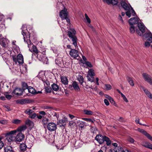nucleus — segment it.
<instances>
[{
    "label": "nucleus",
    "instance_id": "36",
    "mask_svg": "<svg viewBox=\"0 0 152 152\" xmlns=\"http://www.w3.org/2000/svg\"><path fill=\"white\" fill-rule=\"evenodd\" d=\"M77 79L81 85H83V83L84 82V79L82 76L79 75Z\"/></svg>",
    "mask_w": 152,
    "mask_h": 152
},
{
    "label": "nucleus",
    "instance_id": "51",
    "mask_svg": "<svg viewBox=\"0 0 152 152\" xmlns=\"http://www.w3.org/2000/svg\"><path fill=\"white\" fill-rule=\"evenodd\" d=\"M49 121V119L47 118H43L42 120V122L43 124H45L48 123Z\"/></svg>",
    "mask_w": 152,
    "mask_h": 152
},
{
    "label": "nucleus",
    "instance_id": "25",
    "mask_svg": "<svg viewBox=\"0 0 152 152\" xmlns=\"http://www.w3.org/2000/svg\"><path fill=\"white\" fill-rule=\"evenodd\" d=\"M82 146V142L80 140H78L75 141V146L76 148H78L81 147Z\"/></svg>",
    "mask_w": 152,
    "mask_h": 152
},
{
    "label": "nucleus",
    "instance_id": "62",
    "mask_svg": "<svg viewBox=\"0 0 152 152\" xmlns=\"http://www.w3.org/2000/svg\"><path fill=\"white\" fill-rule=\"evenodd\" d=\"M5 95L6 98L8 99H10L12 97V96L11 95L6 94H5Z\"/></svg>",
    "mask_w": 152,
    "mask_h": 152
},
{
    "label": "nucleus",
    "instance_id": "30",
    "mask_svg": "<svg viewBox=\"0 0 152 152\" xmlns=\"http://www.w3.org/2000/svg\"><path fill=\"white\" fill-rule=\"evenodd\" d=\"M151 144L150 143L145 142H142L141 143V145L143 146L146 148H149Z\"/></svg>",
    "mask_w": 152,
    "mask_h": 152
},
{
    "label": "nucleus",
    "instance_id": "7",
    "mask_svg": "<svg viewBox=\"0 0 152 152\" xmlns=\"http://www.w3.org/2000/svg\"><path fill=\"white\" fill-rule=\"evenodd\" d=\"M34 56L36 57L39 61L43 62H45L48 60L45 55L40 52H39L37 54H34Z\"/></svg>",
    "mask_w": 152,
    "mask_h": 152
},
{
    "label": "nucleus",
    "instance_id": "31",
    "mask_svg": "<svg viewBox=\"0 0 152 152\" xmlns=\"http://www.w3.org/2000/svg\"><path fill=\"white\" fill-rule=\"evenodd\" d=\"M67 118L66 117L63 118L62 119L59 121V122L60 124H62V125L64 126L65 125L64 123L67 121Z\"/></svg>",
    "mask_w": 152,
    "mask_h": 152
},
{
    "label": "nucleus",
    "instance_id": "55",
    "mask_svg": "<svg viewBox=\"0 0 152 152\" xmlns=\"http://www.w3.org/2000/svg\"><path fill=\"white\" fill-rule=\"evenodd\" d=\"M85 64L87 66H88L89 67L91 68L93 67V66L91 64V63L89 61H86L85 62Z\"/></svg>",
    "mask_w": 152,
    "mask_h": 152
},
{
    "label": "nucleus",
    "instance_id": "56",
    "mask_svg": "<svg viewBox=\"0 0 152 152\" xmlns=\"http://www.w3.org/2000/svg\"><path fill=\"white\" fill-rule=\"evenodd\" d=\"M85 16L86 18L87 21V22L89 23H91V20L88 17V16L86 14H85Z\"/></svg>",
    "mask_w": 152,
    "mask_h": 152
},
{
    "label": "nucleus",
    "instance_id": "28",
    "mask_svg": "<svg viewBox=\"0 0 152 152\" xmlns=\"http://www.w3.org/2000/svg\"><path fill=\"white\" fill-rule=\"evenodd\" d=\"M104 96L106 98L108 99L109 100L110 102L111 103L113 104H115V102L114 101L112 97L107 94L105 95Z\"/></svg>",
    "mask_w": 152,
    "mask_h": 152
},
{
    "label": "nucleus",
    "instance_id": "44",
    "mask_svg": "<svg viewBox=\"0 0 152 152\" xmlns=\"http://www.w3.org/2000/svg\"><path fill=\"white\" fill-rule=\"evenodd\" d=\"M17 103L21 104H23L26 102V100L25 99H20L17 101Z\"/></svg>",
    "mask_w": 152,
    "mask_h": 152
},
{
    "label": "nucleus",
    "instance_id": "15",
    "mask_svg": "<svg viewBox=\"0 0 152 152\" xmlns=\"http://www.w3.org/2000/svg\"><path fill=\"white\" fill-rule=\"evenodd\" d=\"M48 129L50 131H53L56 129V125L54 123H49L47 126Z\"/></svg>",
    "mask_w": 152,
    "mask_h": 152
},
{
    "label": "nucleus",
    "instance_id": "50",
    "mask_svg": "<svg viewBox=\"0 0 152 152\" xmlns=\"http://www.w3.org/2000/svg\"><path fill=\"white\" fill-rule=\"evenodd\" d=\"M127 11L126 12V15L128 16L129 18H130L131 16V9H130V8H129V9L128 10H126Z\"/></svg>",
    "mask_w": 152,
    "mask_h": 152
},
{
    "label": "nucleus",
    "instance_id": "41",
    "mask_svg": "<svg viewBox=\"0 0 152 152\" xmlns=\"http://www.w3.org/2000/svg\"><path fill=\"white\" fill-rule=\"evenodd\" d=\"M110 3H107L109 4H112L113 5H116L118 3V0H109Z\"/></svg>",
    "mask_w": 152,
    "mask_h": 152
},
{
    "label": "nucleus",
    "instance_id": "58",
    "mask_svg": "<svg viewBox=\"0 0 152 152\" xmlns=\"http://www.w3.org/2000/svg\"><path fill=\"white\" fill-rule=\"evenodd\" d=\"M151 43L149 41H147L145 42V45L146 47H149L150 46Z\"/></svg>",
    "mask_w": 152,
    "mask_h": 152
},
{
    "label": "nucleus",
    "instance_id": "8",
    "mask_svg": "<svg viewBox=\"0 0 152 152\" xmlns=\"http://www.w3.org/2000/svg\"><path fill=\"white\" fill-rule=\"evenodd\" d=\"M24 113L29 116L31 118H34L37 116L36 114L32 110L29 109H26L24 111Z\"/></svg>",
    "mask_w": 152,
    "mask_h": 152
},
{
    "label": "nucleus",
    "instance_id": "57",
    "mask_svg": "<svg viewBox=\"0 0 152 152\" xmlns=\"http://www.w3.org/2000/svg\"><path fill=\"white\" fill-rule=\"evenodd\" d=\"M4 15L1 14L0 15V23H2L4 21Z\"/></svg>",
    "mask_w": 152,
    "mask_h": 152
},
{
    "label": "nucleus",
    "instance_id": "18",
    "mask_svg": "<svg viewBox=\"0 0 152 152\" xmlns=\"http://www.w3.org/2000/svg\"><path fill=\"white\" fill-rule=\"evenodd\" d=\"M59 15L62 20H64L67 16V9L64 7V10H61L60 12Z\"/></svg>",
    "mask_w": 152,
    "mask_h": 152
},
{
    "label": "nucleus",
    "instance_id": "35",
    "mask_svg": "<svg viewBox=\"0 0 152 152\" xmlns=\"http://www.w3.org/2000/svg\"><path fill=\"white\" fill-rule=\"evenodd\" d=\"M83 119L88 122H90L92 124L94 123L96 121L94 119H92L89 118H83Z\"/></svg>",
    "mask_w": 152,
    "mask_h": 152
},
{
    "label": "nucleus",
    "instance_id": "42",
    "mask_svg": "<svg viewBox=\"0 0 152 152\" xmlns=\"http://www.w3.org/2000/svg\"><path fill=\"white\" fill-rule=\"evenodd\" d=\"M87 77L88 80L91 82H94V78L93 76H91L90 75H87Z\"/></svg>",
    "mask_w": 152,
    "mask_h": 152
},
{
    "label": "nucleus",
    "instance_id": "24",
    "mask_svg": "<svg viewBox=\"0 0 152 152\" xmlns=\"http://www.w3.org/2000/svg\"><path fill=\"white\" fill-rule=\"evenodd\" d=\"M51 86L52 89L56 91H58L59 89V86L55 83H53Z\"/></svg>",
    "mask_w": 152,
    "mask_h": 152
},
{
    "label": "nucleus",
    "instance_id": "4",
    "mask_svg": "<svg viewBox=\"0 0 152 152\" xmlns=\"http://www.w3.org/2000/svg\"><path fill=\"white\" fill-rule=\"evenodd\" d=\"M16 133V131L12 130L8 132L5 134V140L8 142H11L15 140V137L13 134Z\"/></svg>",
    "mask_w": 152,
    "mask_h": 152
},
{
    "label": "nucleus",
    "instance_id": "37",
    "mask_svg": "<svg viewBox=\"0 0 152 152\" xmlns=\"http://www.w3.org/2000/svg\"><path fill=\"white\" fill-rule=\"evenodd\" d=\"M25 124L26 125L32 127L33 126V122L29 120H27L26 121Z\"/></svg>",
    "mask_w": 152,
    "mask_h": 152
},
{
    "label": "nucleus",
    "instance_id": "21",
    "mask_svg": "<svg viewBox=\"0 0 152 152\" xmlns=\"http://www.w3.org/2000/svg\"><path fill=\"white\" fill-rule=\"evenodd\" d=\"M28 146L26 143H22L20 145V152H24L28 148Z\"/></svg>",
    "mask_w": 152,
    "mask_h": 152
},
{
    "label": "nucleus",
    "instance_id": "47",
    "mask_svg": "<svg viewBox=\"0 0 152 152\" xmlns=\"http://www.w3.org/2000/svg\"><path fill=\"white\" fill-rule=\"evenodd\" d=\"M130 32L132 34H133L135 32V29L133 25H131L130 28Z\"/></svg>",
    "mask_w": 152,
    "mask_h": 152
},
{
    "label": "nucleus",
    "instance_id": "52",
    "mask_svg": "<svg viewBox=\"0 0 152 152\" xmlns=\"http://www.w3.org/2000/svg\"><path fill=\"white\" fill-rule=\"evenodd\" d=\"M0 123L3 125L7 124L8 123V121L6 120H0Z\"/></svg>",
    "mask_w": 152,
    "mask_h": 152
},
{
    "label": "nucleus",
    "instance_id": "61",
    "mask_svg": "<svg viewBox=\"0 0 152 152\" xmlns=\"http://www.w3.org/2000/svg\"><path fill=\"white\" fill-rule=\"evenodd\" d=\"M39 113L40 115H45L46 114L45 112L43 111H39Z\"/></svg>",
    "mask_w": 152,
    "mask_h": 152
},
{
    "label": "nucleus",
    "instance_id": "38",
    "mask_svg": "<svg viewBox=\"0 0 152 152\" xmlns=\"http://www.w3.org/2000/svg\"><path fill=\"white\" fill-rule=\"evenodd\" d=\"M22 89L23 90V91L25 89H28L29 86H28L27 84L25 82H22Z\"/></svg>",
    "mask_w": 152,
    "mask_h": 152
},
{
    "label": "nucleus",
    "instance_id": "17",
    "mask_svg": "<svg viewBox=\"0 0 152 152\" xmlns=\"http://www.w3.org/2000/svg\"><path fill=\"white\" fill-rule=\"evenodd\" d=\"M144 38L147 41L152 42V34L150 32L145 33L144 35Z\"/></svg>",
    "mask_w": 152,
    "mask_h": 152
},
{
    "label": "nucleus",
    "instance_id": "10",
    "mask_svg": "<svg viewBox=\"0 0 152 152\" xmlns=\"http://www.w3.org/2000/svg\"><path fill=\"white\" fill-rule=\"evenodd\" d=\"M23 92V90L22 89L16 88L12 91V94L13 95H15L17 96H20L22 95Z\"/></svg>",
    "mask_w": 152,
    "mask_h": 152
},
{
    "label": "nucleus",
    "instance_id": "40",
    "mask_svg": "<svg viewBox=\"0 0 152 152\" xmlns=\"http://www.w3.org/2000/svg\"><path fill=\"white\" fill-rule=\"evenodd\" d=\"M142 89L144 91V92L145 94L147 95V96H148L151 93L147 89L145 88L143 86L141 87Z\"/></svg>",
    "mask_w": 152,
    "mask_h": 152
},
{
    "label": "nucleus",
    "instance_id": "19",
    "mask_svg": "<svg viewBox=\"0 0 152 152\" xmlns=\"http://www.w3.org/2000/svg\"><path fill=\"white\" fill-rule=\"evenodd\" d=\"M24 135L21 132H19L17 134L16 137H15V140L19 142L21 141L24 139Z\"/></svg>",
    "mask_w": 152,
    "mask_h": 152
},
{
    "label": "nucleus",
    "instance_id": "63",
    "mask_svg": "<svg viewBox=\"0 0 152 152\" xmlns=\"http://www.w3.org/2000/svg\"><path fill=\"white\" fill-rule=\"evenodd\" d=\"M91 129L92 131H93V132H96L97 130V129L96 127H91Z\"/></svg>",
    "mask_w": 152,
    "mask_h": 152
},
{
    "label": "nucleus",
    "instance_id": "1",
    "mask_svg": "<svg viewBox=\"0 0 152 152\" xmlns=\"http://www.w3.org/2000/svg\"><path fill=\"white\" fill-rule=\"evenodd\" d=\"M21 29L22 30V34L23 36L24 42L27 44L29 48V50L31 52H33L34 53L32 54V57L33 58L34 54H37L39 52L37 47L34 45L29 39H28L27 37L26 36V32L27 31L25 25H23Z\"/></svg>",
    "mask_w": 152,
    "mask_h": 152
},
{
    "label": "nucleus",
    "instance_id": "27",
    "mask_svg": "<svg viewBox=\"0 0 152 152\" xmlns=\"http://www.w3.org/2000/svg\"><path fill=\"white\" fill-rule=\"evenodd\" d=\"M126 79L129 83L131 86H134V83L132 78L129 76H127L126 77Z\"/></svg>",
    "mask_w": 152,
    "mask_h": 152
},
{
    "label": "nucleus",
    "instance_id": "46",
    "mask_svg": "<svg viewBox=\"0 0 152 152\" xmlns=\"http://www.w3.org/2000/svg\"><path fill=\"white\" fill-rule=\"evenodd\" d=\"M8 50V48H4V49H0V54H3L4 53L6 52Z\"/></svg>",
    "mask_w": 152,
    "mask_h": 152
},
{
    "label": "nucleus",
    "instance_id": "29",
    "mask_svg": "<svg viewBox=\"0 0 152 152\" xmlns=\"http://www.w3.org/2000/svg\"><path fill=\"white\" fill-rule=\"evenodd\" d=\"M28 89L29 93L34 94H35L36 90L32 87L29 86Z\"/></svg>",
    "mask_w": 152,
    "mask_h": 152
},
{
    "label": "nucleus",
    "instance_id": "11",
    "mask_svg": "<svg viewBox=\"0 0 152 152\" xmlns=\"http://www.w3.org/2000/svg\"><path fill=\"white\" fill-rule=\"evenodd\" d=\"M8 40L6 38H2L1 34L0 36V44L3 47L5 48H7L8 46Z\"/></svg>",
    "mask_w": 152,
    "mask_h": 152
},
{
    "label": "nucleus",
    "instance_id": "6",
    "mask_svg": "<svg viewBox=\"0 0 152 152\" xmlns=\"http://www.w3.org/2000/svg\"><path fill=\"white\" fill-rule=\"evenodd\" d=\"M34 137L32 135H30L26 138V143L28 146V148L30 149L33 145Z\"/></svg>",
    "mask_w": 152,
    "mask_h": 152
},
{
    "label": "nucleus",
    "instance_id": "43",
    "mask_svg": "<svg viewBox=\"0 0 152 152\" xmlns=\"http://www.w3.org/2000/svg\"><path fill=\"white\" fill-rule=\"evenodd\" d=\"M84 113L87 115H90L93 114V112L90 110H84Z\"/></svg>",
    "mask_w": 152,
    "mask_h": 152
},
{
    "label": "nucleus",
    "instance_id": "54",
    "mask_svg": "<svg viewBox=\"0 0 152 152\" xmlns=\"http://www.w3.org/2000/svg\"><path fill=\"white\" fill-rule=\"evenodd\" d=\"M130 5V7H131V14H132V15L134 16H135L136 15V13L135 11L133 9V8L131 7V5Z\"/></svg>",
    "mask_w": 152,
    "mask_h": 152
},
{
    "label": "nucleus",
    "instance_id": "59",
    "mask_svg": "<svg viewBox=\"0 0 152 152\" xmlns=\"http://www.w3.org/2000/svg\"><path fill=\"white\" fill-rule=\"evenodd\" d=\"M104 102L105 103V104L107 105L108 106L109 105V103L108 101L106 99H105L104 100Z\"/></svg>",
    "mask_w": 152,
    "mask_h": 152
},
{
    "label": "nucleus",
    "instance_id": "20",
    "mask_svg": "<svg viewBox=\"0 0 152 152\" xmlns=\"http://www.w3.org/2000/svg\"><path fill=\"white\" fill-rule=\"evenodd\" d=\"M27 128L26 126L25 125H23L18 127L16 130H13L14 131H16V133L17 132H24Z\"/></svg>",
    "mask_w": 152,
    "mask_h": 152
},
{
    "label": "nucleus",
    "instance_id": "13",
    "mask_svg": "<svg viewBox=\"0 0 152 152\" xmlns=\"http://www.w3.org/2000/svg\"><path fill=\"white\" fill-rule=\"evenodd\" d=\"M69 54L71 57L74 58L78 59L79 57L78 51L75 49H71Z\"/></svg>",
    "mask_w": 152,
    "mask_h": 152
},
{
    "label": "nucleus",
    "instance_id": "60",
    "mask_svg": "<svg viewBox=\"0 0 152 152\" xmlns=\"http://www.w3.org/2000/svg\"><path fill=\"white\" fill-rule=\"evenodd\" d=\"M4 107L5 108L6 110L7 111H9L10 110V107L7 105H4Z\"/></svg>",
    "mask_w": 152,
    "mask_h": 152
},
{
    "label": "nucleus",
    "instance_id": "49",
    "mask_svg": "<svg viewBox=\"0 0 152 152\" xmlns=\"http://www.w3.org/2000/svg\"><path fill=\"white\" fill-rule=\"evenodd\" d=\"M140 132L142 133L144 135H145L146 137H147L149 134L147 132L145 131L143 129H140Z\"/></svg>",
    "mask_w": 152,
    "mask_h": 152
},
{
    "label": "nucleus",
    "instance_id": "53",
    "mask_svg": "<svg viewBox=\"0 0 152 152\" xmlns=\"http://www.w3.org/2000/svg\"><path fill=\"white\" fill-rule=\"evenodd\" d=\"M3 139V137H0V149H1L4 146V143L1 141V140Z\"/></svg>",
    "mask_w": 152,
    "mask_h": 152
},
{
    "label": "nucleus",
    "instance_id": "48",
    "mask_svg": "<svg viewBox=\"0 0 152 152\" xmlns=\"http://www.w3.org/2000/svg\"><path fill=\"white\" fill-rule=\"evenodd\" d=\"M104 88L106 90H110L112 88L111 86L109 84H106L104 85Z\"/></svg>",
    "mask_w": 152,
    "mask_h": 152
},
{
    "label": "nucleus",
    "instance_id": "34",
    "mask_svg": "<svg viewBox=\"0 0 152 152\" xmlns=\"http://www.w3.org/2000/svg\"><path fill=\"white\" fill-rule=\"evenodd\" d=\"M104 140L105 141H106V145H107L109 146L110 145L111 143V142L108 137L106 136V137H105Z\"/></svg>",
    "mask_w": 152,
    "mask_h": 152
},
{
    "label": "nucleus",
    "instance_id": "32",
    "mask_svg": "<svg viewBox=\"0 0 152 152\" xmlns=\"http://www.w3.org/2000/svg\"><path fill=\"white\" fill-rule=\"evenodd\" d=\"M124 150L120 146H118L117 147V148H115L114 149L115 152H122Z\"/></svg>",
    "mask_w": 152,
    "mask_h": 152
},
{
    "label": "nucleus",
    "instance_id": "3",
    "mask_svg": "<svg viewBox=\"0 0 152 152\" xmlns=\"http://www.w3.org/2000/svg\"><path fill=\"white\" fill-rule=\"evenodd\" d=\"M12 57L15 64H22L24 62L23 57L22 54H19L17 56L13 55Z\"/></svg>",
    "mask_w": 152,
    "mask_h": 152
},
{
    "label": "nucleus",
    "instance_id": "64",
    "mask_svg": "<svg viewBox=\"0 0 152 152\" xmlns=\"http://www.w3.org/2000/svg\"><path fill=\"white\" fill-rule=\"evenodd\" d=\"M128 140L131 143H133L134 141V139L131 137H129L128 139Z\"/></svg>",
    "mask_w": 152,
    "mask_h": 152
},
{
    "label": "nucleus",
    "instance_id": "26",
    "mask_svg": "<svg viewBox=\"0 0 152 152\" xmlns=\"http://www.w3.org/2000/svg\"><path fill=\"white\" fill-rule=\"evenodd\" d=\"M5 152H14L12 148L10 146H7L4 148Z\"/></svg>",
    "mask_w": 152,
    "mask_h": 152
},
{
    "label": "nucleus",
    "instance_id": "16",
    "mask_svg": "<svg viewBox=\"0 0 152 152\" xmlns=\"http://www.w3.org/2000/svg\"><path fill=\"white\" fill-rule=\"evenodd\" d=\"M139 19L138 18L135 17L131 18L129 20V23L130 25L138 24Z\"/></svg>",
    "mask_w": 152,
    "mask_h": 152
},
{
    "label": "nucleus",
    "instance_id": "14",
    "mask_svg": "<svg viewBox=\"0 0 152 152\" xmlns=\"http://www.w3.org/2000/svg\"><path fill=\"white\" fill-rule=\"evenodd\" d=\"M105 137H106L105 136H102L101 134H98L96 136L95 139L99 144H102L105 141Z\"/></svg>",
    "mask_w": 152,
    "mask_h": 152
},
{
    "label": "nucleus",
    "instance_id": "9",
    "mask_svg": "<svg viewBox=\"0 0 152 152\" xmlns=\"http://www.w3.org/2000/svg\"><path fill=\"white\" fill-rule=\"evenodd\" d=\"M68 88L71 90H73L74 89L75 91H80L79 87L77 83L75 81L73 82L72 85H69Z\"/></svg>",
    "mask_w": 152,
    "mask_h": 152
},
{
    "label": "nucleus",
    "instance_id": "2",
    "mask_svg": "<svg viewBox=\"0 0 152 152\" xmlns=\"http://www.w3.org/2000/svg\"><path fill=\"white\" fill-rule=\"evenodd\" d=\"M76 34L75 30L73 28H70L67 32V35L70 39L72 44L75 47L77 46V38L76 36Z\"/></svg>",
    "mask_w": 152,
    "mask_h": 152
},
{
    "label": "nucleus",
    "instance_id": "39",
    "mask_svg": "<svg viewBox=\"0 0 152 152\" xmlns=\"http://www.w3.org/2000/svg\"><path fill=\"white\" fill-rule=\"evenodd\" d=\"M12 123L15 124H18L21 123V120L18 119H15L13 120L12 121Z\"/></svg>",
    "mask_w": 152,
    "mask_h": 152
},
{
    "label": "nucleus",
    "instance_id": "12",
    "mask_svg": "<svg viewBox=\"0 0 152 152\" xmlns=\"http://www.w3.org/2000/svg\"><path fill=\"white\" fill-rule=\"evenodd\" d=\"M142 77L145 80L148 82L149 84L152 85V77L147 73L142 74Z\"/></svg>",
    "mask_w": 152,
    "mask_h": 152
},
{
    "label": "nucleus",
    "instance_id": "23",
    "mask_svg": "<svg viewBox=\"0 0 152 152\" xmlns=\"http://www.w3.org/2000/svg\"><path fill=\"white\" fill-rule=\"evenodd\" d=\"M61 83L65 85H66L68 84V81L66 77L65 76L61 77Z\"/></svg>",
    "mask_w": 152,
    "mask_h": 152
},
{
    "label": "nucleus",
    "instance_id": "22",
    "mask_svg": "<svg viewBox=\"0 0 152 152\" xmlns=\"http://www.w3.org/2000/svg\"><path fill=\"white\" fill-rule=\"evenodd\" d=\"M121 4L122 7L125 10H128L129 9V7L125 2L122 1L121 2Z\"/></svg>",
    "mask_w": 152,
    "mask_h": 152
},
{
    "label": "nucleus",
    "instance_id": "33",
    "mask_svg": "<svg viewBox=\"0 0 152 152\" xmlns=\"http://www.w3.org/2000/svg\"><path fill=\"white\" fill-rule=\"evenodd\" d=\"M95 75L94 70L92 69H90L88 71V73L87 75H90L94 76Z\"/></svg>",
    "mask_w": 152,
    "mask_h": 152
},
{
    "label": "nucleus",
    "instance_id": "5",
    "mask_svg": "<svg viewBox=\"0 0 152 152\" xmlns=\"http://www.w3.org/2000/svg\"><path fill=\"white\" fill-rule=\"evenodd\" d=\"M137 26L139 29H137L136 32L140 36H143V34L145 32V27L142 23H139L137 24Z\"/></svg>",
    "mask_w": 152,
    "mask_h": 152
},
{
    "label": "nucleus",
    "instance_id": "45",
    "mask_svg": "<svg viewBox=\"0 0 152 152\" xmlns=\"http://www.w3.org/2000/svg\"><path fill=\"white\" fill-rule=\"evenodd\" d=\"M45 91L47 93H50L52 91V88L50 87H45Z\"/></svg>",
    "mask_w": 152,
    "mask_h": 152
}]
</instances>
